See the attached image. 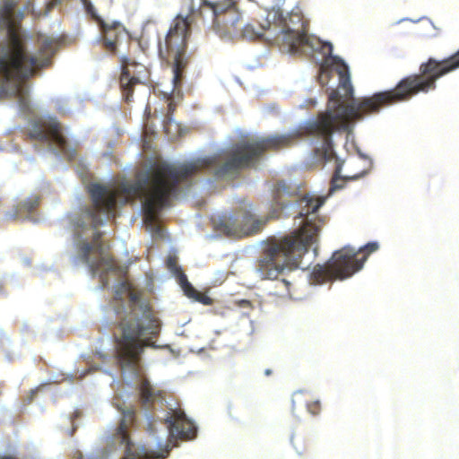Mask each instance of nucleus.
<instances>
[{
    "label": "nucleus",
    "mask_w": 459,
    "mask_h": 459,
    "mask_svg": "<svg viewBox=\"0 0 459 459\" xmlns=\"http://www.w3.org/2000/svg\"><path fill=\"white\" fill-rule=\"evenodd\" d=\"M216 158H198L179 165L166 161H155L149 169L137 177L130 184H124L120 192L129 197L143 199L142 209L143 220L147 226L156 225L160 211L171 205V200L179 191V184L205 169H213ZM92 205L85 217L91 221L95 230L91 239H80L76 243V255L74 263H82L88 265L93 275L100 273L103 288L108 284V273H117L119 269L117 263L104 248L102 233L96 229L102 225L101 214L109 215L114 212L119 191L95 183L88 187Z\"/></svg>",
    "instance_id": "nucleus-1"
},
{
    "label": "nucleus",
    "mask_w": 459,
    "mask_h": 459,
    "mask_svg": "<svg viewBox=\"0 0 459 459\" xmlns=\"http://www.w3.org/2000/svg\"><path fill=\"white\" fill-rule=\"evenodd\" d=\"M14 0H4L0 9V29L6 30V39L0 43V99L10 96L18 100L22 109L29 108V89L26 82L39 71L52 65L59 40L40 36L37 55L27 51L25 43L15 28Z\"/></svg>",
    "instance_id": "nucleus-2"
},
{
    "label": "nucleus",
    "mask_w": 459,
    "mask_h": 459,
    "mask_svg": "<svg viewBox=\"0 0 459 459\" xmlns=\"http://www.w3.org/2000/svg\"><path fill=\"white\" fill-rule=\"evenodd\" d=\"M324 203L325 197L305 195L300 198L298 204L300 208L299 217L303 219L301 228L282 238L270 239L257 260L256 271L261 279L277 281L275 287L279 290L276 295H290L291 281L285 277L278 280V277L285 275V270L298 268L309 247L317 241L325 220L316 213Z\"/></svg>",
    "instance_id": "nucleus-3"
},
{
    "label": "nucleus",
    "mask_w": 459,
    "mask_h": 459,
    "mask_svg": "<svg viewBox=\"0 0 459 459\" xmlns=\"http://www.w3.org/2000/svg\"><path fill=\"white\" fill-rule=\"evenodd\" d=\"M126 293L129 299L126 309L123 304L113 305L119 319L115 333L116 355L122 369L140 376L142 353L145 347H155L150 339L159 334L160 322L150 306L141 300L140 293L132 290L126 281L117 286L113 302L121 303Z\"/></svg>",
    "instance_id": "nucleus-4"
},
{
    "label": "nucleus",
    "mask_w": 459,
    "mask_h": 459,
    "mask_svg": "<svg viewBox=\"0 0 459 459\" xmlns=\"http://www.w3.org/2000/svg\"><path fill=\"white\" fill-rule=\"evenodd\" d=\"M195 6L191 4L186 17L178 15L163 41H159V54L161 58L173 65L174 89H178L184 79L185 69L188 64L186 56L190 26L195 15Z\"/></svg>",
    "instance_id": "nucleus-5"
},
{
    "label": "nucleus",
    "mask_w": 459,
    "mask_h": 459,
    "mask_svg": "<svg viewBox=\"0 0 459 459\" xmlns=\"http://www.w3.org/2000/svg\"><path fill=\"white\" fill-rule=\"evenodd\" d=\"M378 249L377 242H370L359 248L364 253L362 258H358V253L349 247L335 251L332 257L324 264H316L310 274L312 284H324L336 280H345L359 271L368 255Z\"/></svg>",
    "instance_id": "nucleus-6"
},
{
    "label": "nucleus",
    "mask_w": 459,
    "mask_h": 459,
    "mask_svg": "<svg viewBox=\"0 0 459 459\" xmlns=\"http://www.w3.org/2000/svg\"><path fill=\"white\" fill-rule=\"evenodd\" d=\"M212 221L216 230L236 238L256 234L265 224V221L255 218L247 209H239L232 213L213 217Z\"/></svg>",
    "instance_id": "nucleus-7"
},
{
    "label": "nucleus",
    "mask_w": 459,
    "mask_h": 459,
    "mask_svg": "<svg viewBox=\"0 0 459 459\" xmlns=\"http://www.w3.org/2000/svg\"><path fill=\"white\" fill-rule=\"evenodd\" d=\"M28 137L42 143H53L68 160L76 159L75 148L69 146L67 139L63 134L61 125L55 120L34 122L29 130Z\"/></svg>",
    "instance_id": "nucleus-8"
},
{
    "label": "nucleus",
    "mask_w": 459,
    "mask_h": 459,
    "mask_svg": "<svg viewBox=\"0 0 459 459\" xmlns=\"http://www.w3.org/2000/svg\"><path fill=\"white\" fill-rule=\"evenodd\" d=\"M123 418L117 430V435L121 443L126 445L125 455L122 459H166L169 454V446L159 444V450L153 451L145 446L134 450V444L130 441L127 433L129 424L134 420L135 411L134 409H127L123 412Z\"/></svg>",
    "instance_id": "nucleus-9"
},
{
    "label": "nucleus",
    "mask_w": 459,
    "mask_h": 459,
    "mask_svg": "<svg viewBox=\"0 0 459 459\" xmlns=\"http://www.w3.org/2000/svg\"><path fill=\"white\" fill-rule=\"evenodd\" d=\"M120 65L119 87L125 101L131 102L135 87L143 84L141 74L144 71V67L127 56L120 57Z\"/></svg>",
    "instance_id": "nucleus-10"
},
{
    "label": "nucleus",
    "mask_w": 459,
    "mask_h": 459,
    "mask_svg": "<svg viewBox=\"0 0 459 459\" xmlns=\"http://www.w3.org/2000/svg\"><path fill=\"white\" fill-rule=\"evenodd\" d=\"M100 38L99 42L101 43L105 51L115 55L117 52V47L124 38H128V33L124 25L119 22H103L99 25Z\"/></svg>",
    "instance_id": "nucleus-11"
},
{
    "label": "nucleus",
    "mask_w": 459,
    "mask_h": 459,
    "mask_svg": "<svg viewBox=\"0 0 459 459\" xmlns=\"http://www.w3.org/2000/svg\"><path fill=\"white\" fill-rule=\"evenodd\" d=\"M166 423L170 434L180 439L190 440L196 437V426L180 409L173 411L172 414L166 419Z\"/></svg>",
    "instance_id": "nucleus-12"
},
{
    "label": "nucleus",
    "mask_w": 459,
    "mask_h": 459,
    "mask_svg": "<svg viewBox=\"0 0 459 459\" xmlns=\"http://www.w3.org/2000/svg\"><path fill=\"white\" fill-rule=\"evenodd\" d=\"M140 401L145 407H151L157 401L164 399V392L154 388L146 377L141 379L139 385Z\"/></svg>",
    "instance_id": "nucleus-13"
},
{
    "label": "nucleus",
    "mask_w": 459,
    "mask_h": 459,
    "mask_svg": "<svg viewBox=\"0 0 459 459\" xmlns=\"http://www.w3.org/2000/svg\"><path fill=\"white\" fill-rule=\"evenodd\" d=\"M40 199L37 195H32L20 202L14 208L13 212H8L6 218L8 220H16L24 215L32 212L39 204Z\"/></svg>",
    "instance_id": "nucleus-14"
},
{
    "label": "nucleus",
    "mask_w": 459,
    "mask_h": 459,
    "mask_svg": "<svg viewBox=\"0 0 459 459\" xmlns=\"http://www.w3.org/2000/svg\"><path fill=\"white\" fill-rule=\"evenodd\" d=\"M236 0H220L217 2H211L208 0H201L199 8L195 7V13L199 12V9L203 6L208 7L212 11L213 18L216 20L221 14L227 12H231L236 9Z\"/></svg>",
    "instance_id": "nucleus-15"
},
{
    "label": "nucleus",
    "mask_w": 459,
    "mask_h": 459,
    "mask_svg": "<svg viewBox=\"0 0 459 459\" xmlns=\"http://www.w3.org/2000/svg\"><path fill=\"white\" fill-rule=\"evenodd\" d=\"M292 196V192L290 189V186L284 182H278L273 190V199L275 203L281 206L284 207L287 205L290 201L289 198Z\"/></svg>",
    "instance_id": "nucleus-16"
},
{
    "label": "nucleus",
    "mask_w": 459,
    "mask_h": 459,
    "mask_svg": "<svg viewBox=\"0 0 459 459\" xmlns=\"http://www.w3.org/2000/svg\"><path fill=\"white\" fill-rule=\"evenodd\" d=\"M269 27V24L266 27L262 24L248 23L243 29L242 36L247 39L255 40L262 38L265 30H268Z\"/></svg>",
    "instance_id": "nucleus-17"
},
{
    "label": "nucleus",
    "mask_w": 459,
    "mask_h": 459,
    "mask_svg": "<svg viewBox=\"0 0 459 459\" xmlns=\"http://www.w3.org/2000/svg\"><path fill=\"white\" fill-rule=\"evenodd\" d=\"M291 444L299 455H303L307 450L306 436L302 433H294L291 436Z\"/></svg>",
    "instance_id": "nucleus-18"
},
{
    "label": "nucleus",
    "mask_w": 459,
    "mask_h": 459,
    "mask_svg": "<svg viewBox=\"0 0 459 459\" xmlns=\"http://www.w3.org/2000/svg\"><path fill=\"white\" fill-rule=\"evenodd\" d=\"M178 281L185 295L193 299L198 290L188 281L186 275L184 273H180Z\"/></svg>",
    "instance_id": "nucleus-19"
},
{
    "label": "nucleus",
    "mask_w": 459,
    "mask_h": 459,
    "mask_svg": "<svg viewBox=\"0 0 459 459\" xmlns=\"http://www.w3.org/2000/svg\"><path fill=\"white\" fill-rule=\"evenodd\" d=\"M86 13L98 24V26L104 22V20L97 13L96 9L90 0H81Z\"/></svg>",
    "instance_id": "nucleus-20"
},
{
    "label": "nucleus",
    "mask_w": 459,
    "mask_h": 459,
    "mask_svg": "<svg viewBox=\"0 0 459 459\" xmlns=\"http://www.w3.org/2000/svg\"><path fill=\"white\" fill-rule=\"evenodd\" d=\"M342 169V162L336 160V166L334 169L333 176L331 181V191H334L336 189H340L342 187V185L339 184V181L343 180L344 178L341 176Z\"/></svg>",
    "instance_id": "nucleus-21"
},
{
    "label": "nucleus",
    "mask_w": 459,
    "mask_h": 459,
    "mask_svg": "<svg viewBox=\"0 0 459 459\" xmlns=\"http://www.w3.org/2000/svg\"><path fill=\"white\" fill-rule=\"evenodd\" d=\"M176 110V104L173 101H170L168 105V113L165 117L164 122H163V127L165 133L169 135L170 134V126L173 121L172 116L174 111Z\"/></svg>",
    "instance_id": "nucleus-22"
},
{
    "label": "nucleus",
    "mask_w": 459,
    "mask_h": 459,
    "mask_svg": "<svg viewBox=\"0 0 459 459\" xmlns=\"http://www.w3.org/2000/svg\"><path fill=\"white\" fill-rule=\"evenodd\" d=\"M306 406L311 415L316 416L320 413L321 403H320L319 400H313L310 402H307Z\"/></svg>",
    "instance_id": "nucleus-23"
},
{
    "label": "nucleus",
    "mask_w": 459,
    "mask_h": 459,
    "mask_svg": "<svg viewBox=\"0 0 459 459\" xmlns=\"http://www.w3.org/2000/svg\"><path fill=\"white\" fill-rule=\"evenodd\" d=\"M167 264H168L169 269L176 275L177 278H178V275L180 274V273H183V271L178 265L176 259L169 257L168 259Z\"/></svg>",
    "instance_id": "nucleus-24"
},
{
    "label": "nucleus",
    "mask_w": 459,
    "mask_h": 459,
    "mask_svg": "<svg viewBox=\"0 0 459 459\" xmlns=\"http://www.w3.org/2000/svg\"><path fill=\"white\" fill-rule=\"evenodd\" d=\"M193 299L195 301H198L204 305H212V299L209 296H207L204 293L199 292V291H197V294L194 297Z\"/></svg>",
    "instance_id": "nucleus-25"
},
{
    "label": "nucleus",
    "mask_w": 459,
    "mask_h": 459,
    "mask_svg": "<svg viewBox=\"0 0 459 459\" xmlns=\"http://www.w3.org/2000/svg\"><path fill=\"white\" fill-rule=\"evenodd\" d=\"M236 304L238 307H242V308H252L253 307L251 301L248 299L237 300Z\"/></svg>",
    "instance_id": "nucleus-26"
},
{
    "label": "nucleus",
    "mask_w": 459,
    "mask_h": 459,
    "mask_svg": "<svg viewBox=\"0 0 459 459\" xmlns=\"http://www.w3.org/2000/svg\"><path fill=\"white\" fill-rule=\"evenodd\" d=\"M0 459H17L13 455H0Z\"/></svg>",
    "instance_id": "nucleus-27"
},
{
    "label": "nucleus",
    "mask_w": 459,
    "mask_h": 459,
    "mask_svg": "<svg viewBox=\"0 0 459 459\" xmlns=\"http://www.w3.org/2000/svg\"><path fill=\"white\" fill-rule=\"evenodd\" d=\"M38 392V389H32L30 391V402L32 401L34 394Z\"/></svg>",
    "instance_id": "nucleus-28"
},
{
    "label": "nucleus",
    "mask_w": 459,
    "mask_h": 459,
    "mask_svg": "<svg viewBox=\"0 0 459 459\" xmlns=\"http://www.w3.org/2000/svg\"><path fill=\"white\" fill-rule=\"evenodd\" d=\"M345 178L346 179H357V178H359V175H353V176H351V177H347Z\"/></svg>",
    "instance_id": "nucleus-29"
},
{
    "label": "nucleus",
    "mask_w": 459,
    "mask_h": 459,
    "mask_svg": "<svg viewBox=\"0 0 459 459\" xmlns=\"http://www.w3.org/2000/svg\"><path fill=\"white\" fill-rule=\"evenodd\" d=\"M264 374H265L266 376H271V375H272V370H271V369H266V370L264 371Z\"/></svg>",
    "instance_id": "nucleus-30"
}]
</instances>
